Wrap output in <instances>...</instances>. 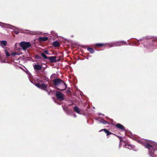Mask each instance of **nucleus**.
<instances>
[{"mask_svg":"<svg viewBox=\"0 0 157 157\" xmlns=\"http://www.w3.org/2000/svg\"><path fill=\"white\" fill-rule=\"evenodd\" d=\"M54 84L55 86H57L59 85H63L64 86L63 89H66L67 85L62 80L59 78H56L53 79L52 81Z\"/></svg>","mask_w":157,"mask_h":157,"instance_id":"2","label":"nucleus"},{"mask_svg":"<svg viewBox=\"0 0 157 157\" xmlns=\"http://www.w3.org/2000/svg\"><path fill=\"white\" fill-rule=\"evenodd\" d=\"M102 123L105 124H108L107 122L105 120H104V119H102Z\"/></svg>","mask_w":157,"mask_h":157,"instance_id":"26","label":"nucleus"},{"mask_svg":"<svg viewBox=\"0 0 157 157\" xmlns=\"http://www.w3.org/2000/svg\"><path fill=\"white\" fill-rule=\"evenodd\" d=\"M153 42L151 44H149L148 46H146L144 45V47H146L148 48H154L157 45V37H154L152 39Z\"/></svg>","mask_w":157,"mask_h":157,"instance_id":"5","label":"nucleus"},{"mask_svg":"<svg viewBox=\"0 0 157 157\" xmlns=\"http://www.w3.org/2000/svg\"><path fill=\"white\" fill-rule=\"evenodd\" d=\"M104 44L102 43H97L95 44V45L99 47H102Z\"/></svg>","mask_w":157,"mask_h":157,"instance_id":"20","label":"nucleus"},{"mask_svg":"<svg viewBox=\"0 0 157 157\" xmlns=\"http://www.w3.org/2000/svg\"><path fill=\"white\" fill-rule=\"evenodd\" d=\"M35 85L38 88H40L41 89L44 90L46 91H48L47 90H45V89L47 88V85L45 84L42 83V84H39V83H36Z\"/></svg>","mask_w":157,"mask_h":157,"instance_id":"8","label":"nucleus"},{"mask_svg":"<svg viewBox=\"0 0 157 157\" xmlns=\"http://www.w3.org/2000/svg\"><path fill=\"white\" fill-rule=\"evenodd\" d=\"M56 56H50L48 57V59L52 63H55L57 61H59V59L58 60H57L56 59Z\"/></svg>","mask_w":157,"mask_h":157,"instance_id":"10","label":"nucleus"},{"mask_svg":"<svg viewBox=\"0 0 157 157\" xmlns=\"http://www.w3.org/2000/svg\"><path fill=\"white\" fill-rule=\"evenodd\" d=\"M53 45L54 46L56 47H59L60 44L59 42L57 41H54L53 43Z\"/></svg>","mask_w":157,"mask_h":157,"instance_id":"18","label":"nucleus"},{"mask_svg":"<svg viewBox=\"0 0 157 157\" xmlns=\"http://www.w3.org/2000/svg\"><path fill=\"white\" fill-rule=\"evenodd\" d=\"M41 55L45 59H48V57H47L45 54L44 53H41Z\"/></svg>","mask_w":157,"mask_h":157,"instance_id":"22","label":"nucleus"},{"mask_svg":"<svg viewBox=\"0 0 157 157\" xmlns=\"http://www.w3.org/2000/svg\"><path fill=\"white\" fill-rule=\"evenodd\" d=\"M87 50L91 53H93L94 52V49L93 48H88Z\"/></svg>","mask_w":157,"mask_h":157,"instance_id":"19","label":"nucleus"},{"mask_svg":"<svg viewBox=\"0 0 157 157\" xmlns=\"http://www.w3.org/2000/svg\"><path fill=\"white\" fill-rule=\"evenodd\" d=\"M125 44H127L126 42L124 41L114 42L106 44H107L108 46L110 47L120 46Z\"/></svg>","mask_w":157,"mask_h":157,"instance_id":"3","label":"nucleus"},{"mask_svg":"<svg viewBox=\"0 0 157 157\" xmlns=\"http://www.w3.org/2000/svg\"><path fill=\"white\" fill-rule=\"evenodd\" d=\"M135 146L132 144H126L124 147L125 148L129 149L130 150H132L134 151H136L137 149H135Z\"/></svg>","mask_w":157,"mask_h":157,"instance_id":"9","label":"nucleus"},{"mask_svg":"<svg viewBox=\"0 0 157 157\" xmlns=\"http://www.w3.org/2000/svg\"><path fill=\"white\" fill-rule=\"evenodd\" d=\"M56 96L57 98L59 100L62 101L64 99V95L60 92L57 91L56 92Z\"/></svg>","mask_w":157,"mask_h":157,"instance_id":"7","label":"nucleus"},{"mask_svg":"<svg viewBox=\"0 0 157 157\" xmlns=\"http://www.w3.org/2000/svg\"><path fill=\"white\" fill-rule=\"evenodd\" d=\"M116 127L117 128H119L121 130H124V128L123 126L122 125L120 124H117L116 125Z\"/></svg>","mask_w":157,"mask_h":157,"instance_id":"15","label":"nucleus"},{"mask_svg":"<svg viewBox=\"0 0 157 157\" xmlns=\"http://www.w3.org/2000/svg\"><path fill=\"white\" fill-rule=\"evenodd\" d=\"M135 45H138V44H136V43H135Z\"/></svg>","mask_w":157,"mask_h":157,"instance_id":"36","label":"nucleus"},{"mask_svg":"<svg viewBox=\"0 0 157 157\" xmlns=\"http://www.w3.org/2000/svg\"><path fill=\"white\" fill-rule=\"evenodd\" d=\"M4 52H5L6 56L7 57H9L10 56V54L8 52V50H9V48H3Z\"/></svg>","mask_w":157,"mask_h":157,"instance_id":"14","label":"nucleus"},{"mask_svg":"<svg viewBox=\"0 0 157 157\" xmlns=\"http://www.w3.org/2000/svg\"><path fill=\"white\" fill-rule=\"evenodd\" d=\"M35 57L36 59H40V56L37 55H36L35 56Z\"/></svg>","mask_w":157,"mask_h":157,"instance_id":"27","label":"nucleus"},{"mask_svg":"<svg viewBox=\"0 0 157 157\" xmlns=\"http://www.w3.org/2000/svg\"><path fill=\"white\" fill-rule=\"evenodd\" d=\"M11 55L13 56L15 55H19V54L17 52H12L11 53Z\"/></svg>","mask_w":157,"mask_h":157,"instance_id":"24","label":"nucleus"},{"mask_svg":"<svg viewBox=\"0 0 157 157\" xmlns=\"http://www.w3.org/2000/svg\"><path fill=\"white\" fill-rule=\"evenodd\" d=\"M13 29H14L13 32L16 34H18L19 33V29L15 27L14 28H13Z\"/></svg>","mask_w":157,"mask_h":157,"instance_id":"17","label":"nucleus"},{"mask_svg":"<svg viewBox=\"0 0 157 157\" xmlns=\"http://www.w3.org/2000/svg\"><path fill=\"white\" fill-rule=\"evenodd\" d=\"M20 45L23 50H26L27 48L31 46L30 42L22 41L20 43Z\"/></svg>","mask_w":157,"mask_h":157,"instance_id":"4","label":"nucleus"},{"mask_svg":"<svg viewBox=\"0 0 157 157\" xmlns=\"http://www.w3.org/2000/svg\"><path fill=\"white\" fill-rule=\"evenodd\" d=\"M63 108L64 110L67 113H67V111L68 112H69V110H68V109L67 107H63Z\"/></svg>","mask_w":157,"mask_h":157,"instance_id":"25","label":"nucleus"},{"mask_svg":"<svg viewBox=\"0 0 157 157\" xmlns=\"http://www.w3.org/2000/svg\"><path fill=\"white\" fill-rule=\"evenodd\" d=\"M74 117H76V114H74Z\"/></svg>","mask_w":157,"mask_h":157,"instance_id":"35","label":"nucleus"},{"mask_svg":"<svg viewBox=\"0 0 157 157\" xmlns=\"http://www.w3.org/2000/svg\"><path fill=\"white\" fill-rule=\"evenodd\" d=\"M61 85V86L60 87V88L58 89L59 90H65L66 89H63L64 86H63V85Z\"/></svg>","mask_w":157,"mask_h":157,"instance_id":"23","label":"nucleus"},{"mask_svg":"<svg viewBox=\"0 0 157 157\" xmlns=\"http://www.w3.org/2000/svg\"><path fill=\"white\" fill-rule=\"evenodd\" d=\"M69 103H71V104H70L69 105H71L72 104H73V103L72 102V101H71V100H70L69 101Z\"/></svg>","mask_w":157,"mask_h":157,"instance_id":"33","label":"nucleus"},{"mask_svg":"<svg viewBox=\"0 0 157 157\" xmlns=\"http://www.w3.org/2000/svg\"><path fill=\"white\" fill-rule=\"evenodd\" d=\"M138 142L143 145L148 150L149 154L151 157H154L157 153V143L151 140H138Z\"/></svg>","mask_w":157,"mask_h":157,"instance_id":"1","label":"nucleus"},{"mask_svg":"<svg viewBox=\"0 0 157 157\" xmlns=\"http://www.w3.org/2000/svg\"><path fill=\"white\" fill-rule=\"evenodd\" d=\"M7 42L6 40H2L0 41V45L3 48H7Z\"/></svg>","mask_w":157,"mask_h":157,"instance_id":"12","label":"nucleus"},{"mask_svg":"<svg viewBox=\"0 0 157 157\" xmlns=\"http://www.w3.org/2000/svg\"><path fill=\"white\" fill-rule=\"evenodd\" d=\"M74 110L77 113L79 114H81L82 113H81V109H80L77 106H75L73 108Z\"/></svg>","mask_w":157,"mask_h":157,"instance_id":"13","label":"nucleus"},{"mask_svg":"<svg viewBox=\"0 0 157 157\" xmlns=\"http://www.w3.org/2000/svg\"><path fill=\"white\" fill-rule=\"evenodd\" d=\"M144 38L140 39L139 40H138V42H142L144 40Z\"/></svg>","mask_w":157,"mask_h":157,"instance_id":"28","label":"nucleus"},{"mask_svg":"<svg viewBox=\"0 0 157 157\" xmlns=\"http://www.w3.org/2000/svg\"><path fill=\"white\" fill-rule=\"evenodd\" d=\"M0 26L2 28H8L10 29H13L15 26L9 24H5L0 22Z\"/></svg>","mask_w":157,"mask_h":157,"instance_id":"6","label":"nucleus"},{"mask_svg":"<svg viewBox=\"0 0 157 157\" xmlns=\"http://www.w3.org/2000/svg\"><path fill=\"white\" fill-rule=\"evenodd\" d=\"M102 119L101 120V121H98V123H102Z\"/></svg>","mask_w":157,"mask_h":157,"instance_id":"34","label":"nucleus"},{"mask_svg":"<svg viewBox=\"0 0 157 157\" xmlns=\"http://www.w3.org/2000/svg\"><path fill=\"white\" fill-rule=\"evenodd\" d=\"M33 67L34 70L37 71H38L40 70L41 69L42 66L38 64L33 65Z\"/></svg>","mask_w":157,"mask_h":157,"instance_id":"11","label":"nucleus"},{"mask_svg":"<svg viewBox=\"0 0 157 157\" xmlns=\"http://www.w3.org/2000/svg\"><path fill=\"white\" fill-rule=\"evenodd\" d=\"M1 55V52H0V56Z\"/></svg>","mask_w":157,"mask_h":157,"instance_id":"37","label":"nucleus"},{"mask_svg":"<svg viewBox=\"0 0 157 157\" xmlns=\"http://www.w3.org/2000/svg\"><path fill=\"white\" fill-rule=\"evenodd\" d=\"M44 52L45 54H49L48 52V51H47V50H45L44 51Z\"/></svg>","mask_w":157,"mask_h":157,"instance_id":"32","label":"nucleus"},{"mask_svg":"<svg viewBox=\"0 0 157 157\" xmlns=\"http://www.w3.org/2000/svg\"><path fill=\"white\" fill-rule=\"evenodd\" d=\"M71 91L70 90L68 89L66 91V93H71Z\"/></svg>","mask_w":157,"mask_h":157,"instance_id":"31","label":"nucleus"},{"mask_svg":"<svg viewBox=\"0 0 157 157\" xmlns=\"http://www.w3.org/2000/svg\"><path fill=\"white\" fill-rule=\"evenodd\" d=\"M102 131H104L105 132H107V130L105 129H101L100 132H101Z\"/></svg>","mask_w":157,"mask_h":157,"instance_id":"30","label":"nucleus"},{"mask_svg":"<svg viewBox=\"0 0 157 157\" xmlns=\"http://www.w3.org/2000/svg\"><path fill=\"white\" fill-rule=\"evenodd\" d=\"M105 133H106L107 135H109L112 134L111 133L109 132L107 130V132H106Z\"/></svg>","mask_w":157,"mask_h":157,"instance_id":"29","label":"nucleus"},{"mask_svg":"<svg viewBox=\"0 0 157 157\" xmlns=\"http://www.w3.org/2000/svg\"><path fill=\"white\" fill-rule=\"evenodd\" d=\"M6 61V59L3 58H2V57H0V62L1 63H4Z\"/></svg>","mask_w":157,"mask_h":157,"instance_id":"21","label":"nucleus"},{"mask_svg":"<svg viewBox=\"0 0 157 157\" xmlns=\"http://www.w3.org/2000/svg\"><path fill=\"white\" fill-rule=\"evenodd\" d=\"M48 39V37H40L39 38V40L40 41H45L47 40Z\"/></svg>","mask_w":157,"mask_h":157,"instance_id":"16","label":"nucleus"}]
</instances>
